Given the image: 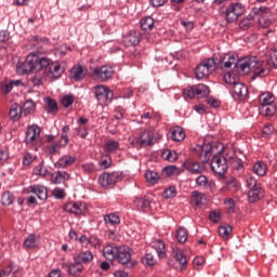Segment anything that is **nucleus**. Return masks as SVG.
Segmentation results:
<instances>
[{"label":"nucleus","instance_id":"53","mask_svg":"<svg viewBox=\"0 0 277 277\" xmlns=\"http://www.w3.org/2000/svg\"><path fill=\"white\" fill-rule=\"evenodd\" d=\"M225 187L227 189H233L234 192H239V183L235 177H230L229 180L225 181Z\"/></svg>","mask_w":277,"mask_h":277},{"label":"nucleus","instance_id":"55","mask_svg":"<svg viewBox=\"0 0 277 277\" xmlns=\"http://www.w3.org/2000/svg\"><path fill=\"white\" fill-rule=\"evenodd\" d=\"M90 128H88V126H78V128H76V132L77 135L79 137H81V140H85L89 135Z\"/></svg>","mask_w":277,"mask_h":277},{"label":"nucleus","instance_id":"27","mask_svg":"<svg viewBox=\"0 0 277 277\" xmlns=\"http://www.w3.org/2000/svg\"><path fill=\"white\" fill-rule=\"evenodd\" d=\"M76 161L77 158L75 156L64 155L54 163V168L58 170H66V168L72 166Z\"/></svg>","mask_w":277,"mask_h":277},{"label":"nucleus","instance_id":"37","mask_svg":"<svg viewBox=\"0 0 277 277\" xmlns=\"http://www.w3.org/2000/svg\"><path fill=\"white\" fill-rule=\"evenodd\" d=\"M269 12H272V10L267 6V10L262 16H256L259 25H261V27L264 29H267V27L272 25V19H269Z\"/></svg>","mask_w":277,"mask_h":277},{"label":"nucleus","instance_id":"46","mask_svg":"<svg viewBox=\"0 0 277 277\" xmlns=\"http://www.w3.org/2000/svg\"><path fill=\"white\" fill-rule=\"evenodd\" d=\"M141 263L148 267H154V265H157V260H155L153 253H145V255L141 259Z\"/></svg>","mask_w":277,"mask_h":277},{"label":"nucleus","instance_id":"1","mask_svg":"<svg viewBox=\"0 0 277 277\" xmlns=\"http://www.w3.org/2000/svg\"><path fill=\"white\" fill-rule=\"evenodd\" d=\"M233 66H235V68H240L242 72H252L251 79H256L258 77L263 78L269 75V69L265 68L263 63H261L256 56H250L238 62L235 56H229L222 68L228 70V68H233Z\"/></svg>","mask_w":277,"mask_h":277},{"label":"nucleus","instance_id":"33","mask_svg":"<svg viewBox=\"0 0 277 277\" xmlns=\"http://www.w3.org/2000/svg\"><path fill=\"white\" fill-rule=\"evenodd\" d=\"M104 154L116 155L120 150V143L118 141L109 140L103 146Z\"/></svg>","mask_w":277,"mask_h":277},{"label":"nucleus","instance_id":"32","mask_svg":"<svg viewBox=\"0 0 277 277\" xmlns=\"http://www.w3.org/2000/svg\"><path fill=\"white\" fill-rule=\"evenodd\" d=\"M267 163L263 160L255 161L252 167V172L256 174V176H267Z\"/></svg>","mask_w":277,"mask_h":277},{"label":"nucleus","instance_id":"26","mask_svg":"<svg viewBox=\"0 0 277 277\" xmlns=\"http://www.w3.org/2000/svg\"><path fill=\"white\" fill-rule=\"evenodd\" d=\"M133 202L137 211H142L143 213H148L150 211V199L148 197H135Z\"/></svg>","mask_w":277,"mask_h":277},{"label":"nucleus","instance_id":"61","mask_svg":"<svg viewBox=\"0 0 277 277\" xmlns=\"http://www.w3.org/2000/svg\"><path fill=\"white\" fill-rule=\"evenodd\" d=\"M224 205H226L228 213H235V207H237V203L235 202V199L226 198L224 200Z\"/></svg>","mask_w":277,"mask_h":277},{"label":"nucleus","instance_id":"29","mask_svg":"<svg viewBox=\"0 0 277 277\" xmlns=\"http://www.w3.org/2000/svg\"><path fill=\"white\" fill-rule=\"evenodd\" d=\"M117 254L118 246L106 245L102 250V256H104L106 261H110V263H114V261H116Z\"/></svg>","mask_w":277,"mask_h":277},{"label":"nucleus","instance_id":"2","mask_svg":"<svg viewBox=\"0 0 277 277\" xmlns=\"http://www.w3.org/2000/svg\"><path fill=\"white\" fill-rule=\"evenodd\" d=\"M47 64H49V57H43L36 53H30L26 56L24 62H18L17 72H19V75H29V72H34V70H43Z\"/></svg>","mask_w":277,"mask_h":277},{"label":"nucleus","instance_id":"54","mask_svg":"<svg viewBox=\"0 0 277 277\" xmlns=\"http://www.w3.org/2000/svg\"><path fill=\"white\" fill-rule=\"evenodd\" d=\"M10 161V149H0V167L8 164Z\"/></svg>","mask_w":277,"mask_h":277},{"label":"nucleus","instance_id":"30","mask_svg":"<svg viewBox=\"0 0 277 277\" xmlns=\"http://www.w3.org/2000/svg\"><path fill=\"white\" fill-rule=\"evenodd\" d=\"M22 117L23 106H21L18 103L12 104L9 110L10 120H12V122H18V120H21Z\"/></svg>","mask_w":277,"mask_h":277},{"label":"nucleus","instance_id":"7","mask_svg":"<svg viewBox=\"0 0 277 277\" xmlns=\"http://www.w3.org/2000/svg\"><path fill=\"white\" fill-rule=\"evenodd\" d=\"M209 94H211V90L202 83L188 85L183 90L184 98H188L189 101L194 98H207Z\"/></svg>","mask_w":277,"mask_h":277},{"label":"nucleus","instance_id":"28","mask_svg":"<svg viewBox=\"0 0 277 277\" xmlns=\"http://www.w3.org/2000/svg\"><path fill=\"white\" fill-rule=\"evenodd\" d=\"M169 133H170V140H172V142H184L185 141L186 134H185V130L183 129V127L174 126L170 129Z\"/></svg>","mask_w":277,"mask_h":277},{"label":"nucleus","instance_id":"22","mask_svg":"<svg viewBox=\"0 0 277 277\" xmlns=\"http://www.w3.org/2000/svg\"><path fill=\"white\" fill-rule=\"evenodd\" d=\"M183 168L186 169L187 172L190 174H202L205 172V166H202L200 162L195 161L192 158L186 159L182 163Z\"/></svg>","mask_w":277,"mask_h":277},{"label":"nucleus","instance_id":"50","mask_svg":"<svg viewBox=\"0 0 277 277\" xmlns=\"http://www.w3.org/2000/svg\"><path fill=\"white\" fill-rule=\"evenodd\" d=\"M145 179L147 183H150L151 185H156L159 181V173L155 171H146Z\"/></svg>","mask_w":277,"mask_h":277},{"label":"nucleus","instance_id":"44","mask_svg":"<svg viewBox=\"0 0 277 277\" xmlns=\"http://www.w3.org/2000/svg\"><path fill=\"white\" fill-rule=\"evenodd\" d=\"M24 247L30 250L38 248V242L36 241V234H29L24 240Z\"/></svg>","mask_w":277,"mask_h":277},{"label":"nucleus","instance_id":"8","mask_svg":"<svg viewBox=\"0 0 277 277\" xmlns=\"http://www.w3.org/2000/svg\"><path fill=\"white\" fill-rule=\"evenodd\" d=\"M215 68H217V62L215 58L210 57L203 60L195 68L196 79H205V77H209V75L214 72Z\"/></svg>","mask_w":277,"mask_h":277},{"label":"nucleus","instance_id":"59","mask_svg":"<svg viewBox=\"0 0 277 277\" xmlns=\"http://www.w3.org/2000/svg\"><path fill=\"white\" fill-rule=\"evenodd\" d=\"M52 196H54L56 200H64L66 198V192L64 188L56 187L52 190Z\"/></svg>","mask_w":277,"mask_h":277},{"label":"nucleus","instance_id":"63","mask_svg":"<svg viewBox=\"0 0 277 277\" xmlns=\"http://www.w3.org/2000/svg\"><path fill=\"white\" fill-rule=\"evenodd\" d=\"M163 198H175L176 197V186H170L163 192Z\"/></svg>","mask_w":277,"mask_h":277},{"label":"nucleus","instance_id":"25","mask_svg":"<svg viewBox=\"0 0 277 277\" xmlns=\"http://www.w3.org/2000/svg\"><path fill=\"white\" fill-rule=\"evenodd\" d=\"M263 198H265V189H263V187L261 186L251 188L248 192V201L251 205H254V202H259V200H263Z\"/></svg>","mask_w":277,"mask_h":277},{"label":"nucleus","instance_id":"58","mask_svg":"<svg viewBox=\"0 0 277 277\" xmlns=\"http://www.w3.org/2000/svg\"><path fill=\"white\" fill-rule=\"evenodd\" d=\"M162 172L167 176H174V174H179V167H176V166H167L162 169Z\"/></svg>","mask_w":277,"mask_h":277},{"label":"nucleus","instance_id":"17","mask_svg":"<svg viewBox=\"0 0 277 277\" xmlns=\"http://www.w3.org/2000/svg\"><path fill=\"white\" fill-rule=\"evenodd\" d=\"M41 130L38 127V124H32L29 126L27 131H26V136H25V145L26 146H34L36 142H38V138L40 137Z\"/></svg>","mask_w":277,"mask_h":277},{"label":"nucleus","instance_id":"23","mask_svg":"<svg viewBox=\"0 0 277 277\" xmlns=\"http://www.w3.org/2000/svg\"><path fill=\"white\" fill-rule=\"evenodd\" d=\"M232 96L235 101H243L248 96V87L241 82L233 84Z\"/></svg>","mask_w":277,"mask_h":277},{"label":"nucleus","instance_id":"52","mask_svg":"<svg viewBox=\"0 0 277 277\" xmlns=\"http://www.w3.org/2000/svg\"><path fill=\"white\" fill-rule=\"evenodd\" d=\"M34 172L37 176H47L49 174V169L44 168V160L35 167Z\"/></svg>","mask_w":277,"mask_h":277},{"label":"nucleus","instance_id":"41","mask_svg":"<svg viewBox=\"0 0 277 277\" xmlns=\"http://www.w3.org/2000/svg\"><path fill=\"white\" fill-rule=\"evenodd\" d=\"M189 238V232L185 227H179L175 232V239H177L179 243H185Z\"/></svg>","mask_w":277,"mask_h":277},{"label":"nucleus","instance_id":"31","mask_svg":"<svg viewBox=\"0 0 277 277\" xmlns=\"http://www.w3.org/2000/svg\"><path fill=\"white\" fill-rule=\"evenodd\" d=\"M173 256H174L176 263L180 264L181 272H185V269H187V265H188L187 256L183 253V251L181 249H174Z\"/></svg>","mask_w":277,"mask_h":277},{"label":"nucleus","instance_id":"56","mask_svg":"<svg viewBox=\"0 0 277 277\" xmlns=\"http://www.w3.org/2000/svg\"><path fill=\"white\" fill-rule=\"evenodd\" d=\"M74 103H75V95L72 94L63 95L61 100V104L63 105V107H70V105H72Z\"/></svg>","mask_w":277,"mask_h":277},{"label":"nucleus","instance_id":"15","mask_svg":"<svg viewBox=\"0 0 277 277\" xmlns=\"http://www.w3.org/2000/svg\"><path fill=\"white\" fill-rule=\"evenodd\" d=\"M43 71L49 79H60L64 75L62 65L60 63H53L50 58H48V64L43 65Z\"/></svg>","mask_w":277,"mask_h":277},{"label":"nucleus","instance_id":"43","mask_svg":"<svg viewBox=\"0 0 277 277\" xmlns=\"http://www.w3.org/2000/svg\"><path fill=\"white\" fill-rule=\"evenodd\" d=\"M14 203V194L10 190H5L1 196V205L3 207H10V205Z\"/></svg>","mask_w":277,"mask_h":277},{"label":"nucleus","instance_id":"14","mask_svg":"<svg viewBox=\"0 0 277 277\" xmlns=\"http://www.w3.org/2000/svg\"><path fill=\"white\" fill-rule=\"evenodd\" d=\"M62 269L66 271V274L71 277H82L85 272V266L81 265L78 261L63 262L61 263Z\"/></svg>","mask_w":277,"mask_h":277},{"label":"nucleus","instance_id":"57","mask_svg":"<svg viewBox=\"0 0 277 277\" xmlns=\"http://www.w3.org/2000/svg\"><path fill=\"white\" fill-rule=\"evenodd\" d=\"M30 42H32V47H38L39 44H49V38L47 37H39V36H32L30 39Z\"/></svg>","mask_w":277,"mask_h":277},{"label":"nucleus","instance_id":"40","mask_svg":"<svg viewBox=\"0 0 277 277\" xmlns=\"http://www.w3.org/2000/svg\"><path fill=\"white\" fill-rule=\"evenodd\" d=\"M162 159L170 161V163H174V161L179 160V153L174 149H164L162 151Z\"/></svg>","mask_w":277,"mask_h":277},{"label":"nucleus","instance_id":"51","mask_svg":"<svg viewBox=\"0 0 277 277\" xmlns=\"http://www.w3.org/2000/svg\"><path fill=\"white\" fill-rule=\"evenodd\" d=\"M193 202H195L196 207H202V200H205V194L194 190L192 193Z\"/></svg>","mask_w":277,"mask_h":277},{"label":"nucleus","instance_id":"12","mask_svg":"<svg viewBox=\"0 0 277 277\" xmlns=\"http://www.w3.org/2000/svg\"><path fill=\"white\" fill-rule=\"evenodd\" d=\"M92 79H95V81H102V83H105V81H109L114 77V67L109 65H103L101 67H95L91 71Z\"/></svg>","mask_w":277,"mask_h":277},{"label":"nucleus","instance_id":"21","mask_svg":"<svg viewBox=\"0 0 277 277\" xmlns=\"http://www.w3.org/2000/svg\"><path fill=\"white\" fill-rule=\"evenodd\" d=\"M14 85L18 88L19 85H23V80H12L10 78H4L0 82V92L3 94V96H8L12 90H14Z\"/></svg>","mask_w":277,"mask_h":277},{"label":"nucleus","instance_id":"38","mask_svg":"<svg viewBox=\"0 0 277 277\" xmlns=\"http://www.w3.org/2000/svg\"><path fill=\"white\" fill-rule=\"evenodd\" d=\"M138 140L141 141L143 148H145V146H154V144H155L153 142V136H150V132H148L146 130L141 132Z\"/></svg>","mask_w":277,"mask_h":277},{"label":"nucleus","instance_id":"13","mask_svg":"<svg viewBox=\"0 0 277 277\" xmlns=\"http://www.w3.org/2000/svg\"><path fill=\"white\" fill-rule=\"evenodd\" d=\"M243 12H246L243 4L240 2L230 3L225 10V21H227V23H235Z\"/></svg>","mask_w":277,"mask_h":277},{"label":"nucleus","instance_id":"34","mask_svg":"<svg viewBox=\"0 0 277 277\" xmlns=\"http://www.w3.org/2000/svg\"><path fill=\"white\" fill-rule=\"evenodd\" d=\"M151 243L159 259H166V241L163 239H154Z\"/></svg>","mask_w":277,"mask_h":277},{"label":"nucleus","instance_id":"39","mask_svg":"<svg viewBox=\"0 0 277 277\" xmlns=\"http://www.w3.org/2000/svg\"><path fill=\"white\" fill-rule=\"evenodd\" d=\"M111 155L105 153L101 155L98 166L102 170H108V168H111Z\"/></svg>","mask_w":277,"mask_h":277},{"label":"nucleus","instance_id":"19","mask_svg":"<svg viewBox=\"0 0 277 277\" xmlns=\"http://www.w3.org/2000/svg\"><path fill=\"white\" fill-rule=\"evenodd\" d=\"M142 42V34L137 30H130L128 34L123 35L122 43L129 47H137Z\"/></svg>","mask_w":277,"mask_h":277},{"label":"nucleus","instance_id":"62","mask_svg":"<svg viewBox=\"0 0 277 277\" xmlns=\"http://www.w3.org/2000/svg\"><path fill=\"white\" fill-rule=\"evenodd\" d=\"M205 258L203 256H197L193 261L194 269L200 271L202 269L205 265Z\"/></svg>","mask_w":277,"mask_h":277},{"label":"nucleus","instance_id":"48","mask_svg":"<svg viewBox=\"0 0 277 277\" xmlns=\"http://www.w3.org/2000/svg\"><path fill=\"white\" fill-rule=\"evenodd\" d=\"M36 159H38V156L31 154V153H26L23 157V166L25 168H29L31 166V163H34L36 161Z\"/></svg>","mask_w":277,"mask_h":277},{"label":"nucleus","instance_id":"4","mask_svg":"<svg viewBox=\"0 0 277 277\" xmlns=\"http://www.w3.org/2000/svg\"><path fill=\"white\" fill-rule=\"evenodd\" d=\"M224 153V146L221 150L212 157L210 168L213 174H217L221 179H225L226 172H228V159L222 155Z\"/></svg>","mask_w":277,"mask_h":277},{"label":"nucleus","instance_id":"18","mask_svg":"<svg viewBox=\"0 0 277 277\" xmlns=\"http://www.w3.org/2000/svg\"><path fill=\"white\" fill-rule=\"evenodd\" d=\"M85 77H88V67L82 66L81 64L74 65L69 70V78L72 81H83Z\"/></svg>","mask_w":277,"mask_h":277},{"label":"nucleus","instance_id":"5","mask_svg":"<svg viewBox=\"0 0 277 277\" xmlns=\"http://www.w3.org/2000/svg\"><path fill=\"white\" fill-rule=\"evenodd\" d=\"M115 262L122 265L124 269H134L137 267V261L131 258V248L128 246H118Z\"/></svg>","mask_w":277,"mask_h":277},{"label":"nucleus","instance_id":"9","mask_svg":"<svg viewBox=\"0 0 277 277\" xmlns=\"http://www.w3.org/2000/svg\"><path fill=\"white\" fill-rule=\"evenodd\" d=\"M93 94L101 105H109L114 101V91L105 84L93 87Z\"/></svg>","mask_w":277,"mask_h":277},{"label":"nucleus","instance_id":"24","mask_svg":"<svg viewBox=\"0 0 277 277\" xmlns=\"http://www.w3.org/2000/svg\"><path fill=\"white\" fill-rule=\"evenodd\" d=\"M72 260L80 265H90L94 261V253L92 251H81L72 256Z\"/></svg>","mask_w":277,"mask_h":277},{"label":"nucleus","instance_id":"6","mask_svg":"<svg viewBox=\"0 0 277 277\" xmlns=\"http://www.w3.org/2000/svg\"><path fill=\"white\" fill-rule=\"evenodd\" d=\"M122 179H124V175L120 171L104 172L98 176L97 183L103 189H114L116 184L120 183Z\"/></svg>","mask_w":277,"mask_h":277},{"label":"nucleus","instance_id":"36","mask_svg":"<svg viewBox=\"0 0 277 277\" xmlns=\"http://www.w3.org/2000/svg\"><path fill=\"white\" fill-rule=\"evenodd\" d=\"M140 25L143 31H153L155 27V19L153 16L143 17L140 22Z\"/></svg>","mask_w":277,"mask_h":277},{"label":"nucleus","instance_id":"10","mask_svg":"<svg viewBox=\"0 0 277 277\" xmlns=\"http://www.w3.org/2000/svg\"><path fill=\"white\" fill-rule=\"evenodd\" d=\"M267 12V6H260V8H253L250 12V14L247 15L239 23V29L242 31H248V29H252L254 27V19L256 16H263Z\"/></svg>","mask_w":277,"mask_h":277},{"label":"nucleus","instance_id":"45","mask_svg":"<svg viewBox=\"0 0 277 277\" xmlns=\"http://www.w3.org/2000/svg\"><path fill=\"white\" fill-rule=\"evenodd\" d=\"M23 109L24 116L27 117L29 114H32V111H36V103L31 100H27L23 105Z\"/></svg>","mask_w":277,"mask_h":277},{"label":"nucleus","instance_id":"42","mask_svg":"<svg viewBox=\"0 0 277 277\" xmlns=\"http://www.w3.org/2000/svg\"><path fill=\"white\" fill-rule=\"evenodd\" d=\"M233 233V227L230 224H223L219 226V235L222 239H229Z\"/></svg>","mask_w":277,"mask_h":277},{"label":"nucleus","instance_id":"47","mask_svg":"<svg viewBox=\"0 0 277 277\" xmlns=\"http://www.w3.org/2000/svg\"><path fill=\"white\" fill-rule=\"evenodd\" d=\"M45 111L48 114H53V111H57L58 107H57V102L51 97H47L45 98Z\"/></svg>","mask_w":277,"mask_h":277},{"label":"nucleus","instance_id":"60","mask_svg":"<svg viewBox=\"0 0 277 277\" xmlns=\"http://www.w3.org/2000/svg\"><path fill=\"white\" fill-rule=\"evenodd\" d=\"M60 148H62V143L53 141L52 144L48 146V153L49 155L53 156L57 153V150H60Z\"/></svg>","mask_w":277,"mask_h":277},{"label":"nucleus","instance_id":"3","mask_svg":"<svg viewBox=\"0 0 277 277\" xmlns=\"http://www.w3.org/2000/svg\"><path fill=\"white\" fill-rule=\"evenodd\" d=\"M276 96L272 92H264L260 95L259 111L265 118H274L276 116L277 106L275 104Z\"/></svg>","mask_w":277,"mask_h":277},{"label":"nucleus","instance_id":"49","mask_svg":"<svg viewBox=\"0 0 277 277\" xmlns=\"http://www.w3.org/2000/svg\"><path fill=\"white\" fill-rule=\"evenodd\" d=\"M196 185L197 187H201V189H207V186L211 187L213 183L209 182V179L206 177V175H199L196 179Z\"/></svg>","mask_w":277,"mask_h":277},{"label":"nucleus","instance_id":"16","mask_svg":"<svg viewBox=\"0 0 277 277\" xmlns=\"http://www.w3.org/2000/svg\"><path fill=\"white\" fill-rule=\"evenodd\" d=\"M25 192L26 194H34L37 196L38 200H42V202L49 200V188L42 184L30 185L25 188Z\"/></svg>","mask_w":277,"mask_h":277},{"label":"nucleus","instance_id":"35","mask_svg":"<svg viewBox=\"0 0 277 277\" xmlns=\"http://www.w3.org/2000/svg\"><path fill=\"white\" fill-rule=\"evenodd\" d=\"M104 222L107 226H119L121 220L117 212L104 214Z\"/></svg>","mask_w":277,"mask_h":277},{"label":"nucleus","instance_id":"64","mask_svg":"<svg viewBox=\"0 0 277 277\" xmlns=\"http://www.w3.org/2000/svg\"><path fill=\"white\" fill-rule=\"evenodd\" d=\"M267 64L272 68H277V52L269 55V57L267 58Z\"/></svg>","mask_w":277,"mask_h":277},{"label":"nucleus","instance_id":"20","mask_svg":"<svg viewBox=\"0 0 277 277\" xmlns=\"http://www.w3.org/2000/svg\"><path fill=\"white\" fill-rule=\"evenodd\" d=\"M64 211L72 213L74 215H83L85 212V202L83 201H69L64 205Z\"/></svg>","mask_w":277,"mask_h":277},{"label":"nucleus","instance_id":"11","mask_svg":"<svg viewBox=\"0 0 277 277\" xmlns=\"http://www.w3.org/2000/svg\"><path fill=\"white\" fill-rule=\"evenodd\" d=\"M213 144L203 142L201 145L197 144L193 147V153L195 157H198L202 163H208L213 155Z\"/></svg>","mask_w":277,"mask_h":277}]
</instances>
